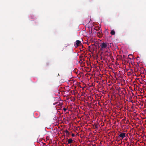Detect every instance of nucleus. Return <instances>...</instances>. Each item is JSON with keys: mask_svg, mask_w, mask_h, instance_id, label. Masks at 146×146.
Instances as JSON below:
<instances>
[{"mask_svg": "<svg viewBox=\"0 0 146 146\" xmlns=\"http://www.w3.org/2000/svg\"><path fill=\"white\" fill-rule=\"evenodd\" d=\"M63 110L64 111H66V109L65 108H63Z\"/></svg>", "mask_w": 146, "mask_h": 146, "instance_id": "obj_13", "label": "nucleus"}, {"mask_svg": "<svg viewBox=\"0 0 146 146\" xmlns=\"http://www.w3.org/2000/svg\"><path fill=\"white\" fill-rule=\"evenodd\" d=\"M68 144H71L73 143V140L71 138H70L68 140Z\"/></svg>", "mask_w": 146, "mask_h": 146, "instance_id": "obj_3", "label": "nucleus"}, {"mask_svg": "<svg viewBox=\"0 0 146 146\" xmlns=\"http://www.w3.org/2000/svg\"><path fill=\"white\" fill-rule=\"evenodd\" d=\"M98 124H95V126L94 128L96 129H98Z\"/></svg>", "mask_w": 146, "mask_h": 146, "instance_id": "obj_9", "label": "nucleus"}, {"mask_svg": "<svg viewBox=\"0 0 146 146\" xmlns=\"http://www.w3.org/2000/svg\"><path fill=\"white\" fill-rule=\"evenodd\" d=\"M81 42L79 40H77L76 41V44L77 46H78L80 44Z\"/></svg>", "mask_w": 146, "mask_h": 146, "instance_id": "obj_6", "label": "nucleus"}, {"mask_svg": "<svg viewBox=\"0 0 146 146\" xmlns=\"http://www.w3.org/2000/svg\"><path fill=\"white\" fill-rule=\"evenodd\" d=\"M75 134L74 133H72V136L73 137H74L75 136Z\"/></svg>", "mask_w": 146, "mask_h": 146, "instance_id": "obj_12", "label": "nucleus"}, {"mask_svg": "<svg viewBox=\"0 0 146 146\" xmlns=\"http://www.w3.org/2000/svg\"><path fill=\"white\" fill-rule=\"evenodd\" d=\"M108 43L105 42H103L100 45V46L101 47L100 50H103L105 48H107L108 45Z\"/></svg>", "mask_w": 146, "mask_h": 146, "instance_id": "obj_1", "label": "nucleus"}, {"mask_svg": "<svg viewBox=\"0 0 146 146\" xmlns=\"http://www.w3.org/2000/svg\"><path fill=\"white\" fill-rule=\"evenodd\" d=\"M108 50H106L105 52V55H108Z\"/></svg>", "mask_w": 146, "mask_h": 146, "instance_id": "obj_10", "label": "nucleus"}, {"mask_svg": "<svg viewBox=\"0 0 146 146\" xmlns=\"http://www.w3.org/2000/svg\"><path fill=\"white\" fill-rule=\"evenodd\" d=\"M97 35L99 36L100 35V36H101L102 35V31L101 30L99 32L97 33Z\"/></svg>", "mask_w": 146, "mask_h": 146, "instance_id": "obj_4", "label": "nucleus"}, {"mask_svg": "<svg viewBox=\"0 0 146 146\" xmlns=\"http://www.w3.org/2000/svg\"><path fill=\"white\" fill-rule=\"evenodd\" d=\"M94 29L95 30L97 31H99L100 30V28L99 27H96L94 28Z\"/></svg>", "mask_w": 146, "mask_h": 146, "instance_id": "obj_5", "label": "nucleus"}, {"mask_svg": "<svg viewBox=\"0 0 146 146\" xmlns=\"http://www.w3.org/2000/svg\"><path fill=\"white\" fill-rule=\"evenodd\" d=\"M126 134V133H121L119 135V137L122 138L123 139V138L125 137Z\"/></svg>", "mask_w": 146, "mask_h": 146, "instance_id": "obj_2", "label": "nucleus"}, {"mask_svg": "<svg viewBox=\"0 0 146 146\" xmlns=\"http://www.w3.org/2000/svg\"><path fill=\"white\" fill-rule=\"evenodd\" d=\"M65 132L66 133V135H67V136H68V135L70 134V133H69L68 131L67 130H66Z\"/></svg>", "mask_w": 146, "mask_h": 146, "instance_id": "obj_8", "label": "nucleus"}, {"mask_svg": "<svg viewBox=\"0 0 146 146\" xmlns=\"http://www.w3.org/2000/svg\"><path fill=\"white\" fill-rule=\"evenodd\" d=\"M110 34L112 35H114L115 34V32L113 30L111 32Z\"/></svg>", "mask_w": 146, "mask_h": 146, "instance_id": "obj_7", "label": "nucleus"}, {"mask_svg": "<svg viewBox=\"0 0 146 146\" xmlns=\"http://www.w3.org/2000/svg\"><path fill=\"white\" fill-rule=\"evenodd\" d=\"M58 76H60L59 75V74H58Z\"/></svg>", "mask_w": 146, "mask_h": 146, "instance_id": "obj_14", "label": "nucleus"}, {"mask_svg": "<svg viewBox=\"0 0 146 146\" xmlns=\"http://www.w3.org/2000/svg\"><path fill=\"white\" fill-rule=\"evenodd\" d=\"M129 56H132V55H131V54H129V55H128V58H129V59H133V57H132V58H129Z\"/></svg>", "mask_w": 146, "mask_h": 146, "instance_id": "obj_11", "label": "nucleus"}]
</instances>
